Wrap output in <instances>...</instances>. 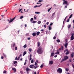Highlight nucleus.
<instances>
[{"label": "nucleus", "instance_id": "obj_1", "mask_svg": "<svg viewBox=\"0 0 74 74\" xmlns=\"http://www.w3.org/2000/svg\"><path fill=\"white\" fill-rule=\"evenodd\" d=\"M42 48L40 47L38 49L37 52L39 54H41L42 53Z\"/></svg>", "mask_w": 74, "mask_h": 74}, {"label": "nucleus", "instance_id": "obj_2", "mask_svg": "<svg viewBox=\"0 0 74 74\" xmlns=\"http://www.w3.org/2000/svg\"><path fill=\"white\" fill-rule=\"evenodd\" d=\"M29 67L31 69H37V68H38V66L36 65V66H35L33 65H30L29 66Z\"/></svg>", "mask_w": 74, "mask_h": 74}, {"label": "nucleus", "instance_id": "obj_3", "mask_svg": "<svg viewBox=\"0 0 74 74\" xmlns=\"http://www.w3.org/2000/svg\"><path fill=\"white\" fill-rule=\"evenodd\" d=\"M57 72H59V73H62V70L60 68H58L57 70Z\"/></svg>", "mask_w": 74, "mask_h": 74}, {"label": "nucleus", "instance_id": "obj_4", "mask_svg": "<svg viewBox=\"0 0 74 74\" xmlns=\"http://www.w3.org/2000/svg\"><path fill=\"white\" fill-rule=\"evenodd\" d=\"M65 0H62V1H63V5H65V4H67V1H65Z\"/></svg>", "mask_w": 74, "mask_h": 74}, {"label": "nucleus", "instance_id": "obj_5", "mask_svg": "<svg viewBox=\"0 0 74 74\" xmlns=\"http://www.w3.org/2000/svg\"><path fill=\"white\" fill-rule=\"evenodd\" d=\"M68 45V43H67V40H66L65 42V45H64V47H65L66 49L67 48V47Z\"/></svg>", "mask_w": 74, "mask_h": 74}, {"label": "nucleus", "instance_id": "obj_6", "mask_svg": "<svg viewBox=\"0 0 74 74\" xmlns=\"http://www.w3.org/2000/svg\"><path fill=\"white\" fill-rule=\"evenodd\" d=\"M74 33H72L71 34V40H73V38L74 37Z\"/></svg>", "mask_w": 74, "mask_h": 74}, {"label": "nucleus", "instance_id": "obj_7", "mask_svg": "<svg viewBox=\"0 0 74 74\" xmlns=\"http://www.w3.org/2000/svg\"><path fill=\"white\" fill-rule=\"evenodd\" d=\"M26 70L27 72V71H31V70L30 69H29V68H27L26 69Z\"/></svg>", "mask_w": 74, "mask_h": 74}, {"label": "nucleus", "instance_id": "obj_8", "mask_svg": "<svg viewBox=\"0 0 74 74\" xmlns=\"http://www.w3.org/2000/svg\"><path fill=\"white\" fill-rule=\"evenodd\" d=\"M40 46V42H37V47H39Z\"/></svg>", "mask_w": 74, "mask_h": 74}, {"label": "nucleus", "instance_id": "obj_9", "mask_svg": "<svg viewBox=\"0 0 74 74\" xmlns=\"http://www.w3.org/2000/svg\"><path fill=\"white\" fill-rule=\"evenodd\" d=\"M68 58H69V57H67V56H65L64 60H66L67 59H68Z\"/></svg>", "mask_w": 74, "mask_h": 74}, {"label": "nucleus", "instance_id": "obj_10", "mask_svg": "<svg viewBox=\"0 0 74 74\" xmlns=\"http://www.w3.org/2000/svg\"><path fill=\"white\" fill-rule=\"evenodd\" d=\"M73 56H74V52H72V53H71V57L72 58H73Z\"/></svg>", "mask_w": 74, "mask_h": 74}, {"label": "nucleus", "instance_id": "obj_11", "mask_svg": "<svg viewBox=\"0 0 74 74\" xmlns=\"http://www.w3.org/2000/svg\"><path fill=\"white\" fill-rule=\"evenodd\" d=\"M32 35L33 37H35L36 35V34L35 32H34L32 33Z\"/></svg>", "mask_w": 74, "mask_h": 74}, {"label": "nucleus", "instance_id": "obj_12", "mask_svg": "<svg viewBox=\"0 0 74 74\" xmlns=\"http://www.w3.org/2000/svg\"><path fill=\"white\" fill-rule=\"evenodd\" d=\"M49 64H53V61H49Z\"/></svg>", "mask_w": 74, "mask_h": 74}, {"label": "nucleus", "instance_id": "obj_13", "mask_svg": "<svg viewBox=\"0 0 74 74\" xmlns=\"http://www.w3.org/2000/svg\"><path fill=\"white\" fill-rule=\"evenodd\" d=\"M40 34V32H36V34L37 35V36H39V34Z\"/></svg>", "mask_w": 74, "mask_h": 74}, {"label": "nucleus", "instance_id": "obj_14", "mask_svg": "<svg viewBox=\"0 0 74 74\" xmlns=\"http://www.w3.org/2000/svg\"><path fill=\"white\" fill-rule=\"evenodd\" d=\"M13 21L14 20L12 18L11 20H10V21L9 22V23H11V22H13Z\"/></svg>", "mask_w": 74, "mask_h": 74}, {"label": "nucleus", "instance_id": "obj_15", "mask_svg": "<svg viewBox=\"0 0 74 74\" xmlns=\"http://www.w3.org/2000/svg\"><path fill=\"white\" fill-rule=\"evenodd\" d=\"M12 70H14V73H15V72H16V69L15 68H12Z\"/></svg>", "mask_w": 74, "mask_h": 74}, {"label": "nucleus", "instance_id": "obj_16", "mask_svg": "<svg viewBox=\"0 0 74 74\" xmlns=\"http://www.w3.org/2000/svg\"><path fill=\"white\" fill-rule=\"evenodd\" d=\"M52 29V27L51 26H49V30H51Z\"/></svg>", "mask_w": 74, "mask_h": 74}, {"label": "nucleus", "instance_id": "obj_17", "mask_svg": "<svg viewBox=\"0 0 74 74\" xmlns=\"http://www.w3.org/2000/svg\"><path fill=\"white\" fill-rule=\"evenodd\" d=\"M26 51H24L23 53V56H25V55H26Z\"/></svg>", "mask_w": 74, "mask_h": 74}, {"label": "nucleus", "instance_id": "obj_18", "mask_svg": "<svg viewBox=\"0 0 74 74\" xmlns=\"http://www.w3.org/2000/svg\"><path fill=\"white\" fill-rule=\"evenodd\" d=\"M57 52L56 53H55V54H57V55H58L59 54V52H58V50H57Z\"/></svg>", "mask_w": 74, "mask_h": 74}, {"label": "nucleus", "instance_id": "obj_19", "mask_svg": "<svg viewBox=\"0 0 74 74\" xmlns=\"http://www.w3.org/2000/svg\"><path fill=\"white\" fill-rule=\"evenodd\" d=\"M56 41L58 42H60V40L59 39H58L56 40Z\"/></svg>", "mask_w": 74, "mask_h": 74}, {"label": "nucleus", "instance_id": "obj_20", "mask_svg": "<svg viewBox=\"0 0 74 74\" xmlns=\"http://www.w3.org/2000/svg\"><path fill=\"white\" fill-rule=\"evenodd\" d=\"M53 55H54V53H51V56L52 57L53 56Z\"/></svg>", "mask_w": 74, "mask_h": 74}, {"label": "nucleus", "instance_id": "obj_21", "mask_svg": "<svg viewBox=\"0 0 74 74\" xmlns=\"http://www.w3.org/2000/svg\"><path fill=\"white\" fill-rule=\"evenodd\" d=\"M69 53V51H67L66 52V55H68Z\"/></svg>", "mask_w": 74, "mask_h": 74}, {"label": "nucleus", "instance_id": "obj_22", "mask_svg": "<svg viewBox=\"0 0 74 74\" xmlns=\"http://www.w3.org/2000/svg\"><path fill=\"white\" fill-rule=\"evenodd\" d=\"M72 16H73V14H71V15L69 17V19L71 18V17H72Z\"/></svg>", "mask_w": 74, "mask_h": 74}, {"label": "nucleus", "instance_id": "obj_23", "mask_svg": "<svg viewBox=\"0 0 74 74\" xmlns=\"http://www.w3.org/2000/svg\"><path fill=\"white\" fill-rule=\"evenodd\" d=\"M44 67V66L43 65V64H42L40 66V67L41 68V69H42V67Z\"/></svg>", "mask_w": 74, "mask_h": 74}, {"label": "nucleus", "instance_id": "obj_24", "mask_svg": "<svg viewBox=\"0 0 74 74\" xmlns=\"http://www.w3.org/2000/svg\"><path fill=\"white\" fill-rule=\"evenodd\" d=\"M27 47L26 44H25L24 46H23V47L24 48H26V47Z\"/></svg>", "mask_w": 74, "mask_h": 74}, {"label": "nucleus", "instance_id": "obj_25", "mask_svg": "<svg viewBox=\"0 0 74 74\" xmlns=\"http://www.w3.org/2000/svg\"><path fill=\"white\" fill-rule=\"evenodd\" d=\"M23 18V16H20V19H22V18Z\"/></svg>", "mask_w": 74, "mask_h": 74}, {"label": "nucleus", "instance_id": "obj_26", "mask_svg": "<svg viewBox=\"0 0 74 74\" xmlns=\"http://www.w3.org/2000/svg\"><path fill=\"white\" fill-rule=\"evenodd\" d=\"M70 27H71V25H68V29H70Z\"/></svg>", "mask_w": 74, "mask_h": 74}, {"label": "nucleus", "instance_id": "obj_27", "mask_svg": "<svg viewBox=\"0 0 74 74\" xmlns=\"http://www.w3.org/2000/svg\"><path fill=\"white\" fill-rule=\"evenodd\" d=\"M40 12H35V14H40Z\"/></svg>", "mask_w": 74, "mask_h": 74}, {"label": "nucleus", "instance_id": "obj_28", "mask_svg": "<svg viewBox=\"0 0 74 74\" xmlns=\"http://www.w3.org/2000/svg\"><path fill=\"white\" fill-rule=\"evenodd\" d=\"M51 9H52V8H50L48 10V12H49V11H50V10H51Z\"/></svg>", "mask_w": 74, "mask_h": 74}, {"label": "nucleus", "instance_id": "obj_29", "mask_svg": "<svg viewBox=\"0 0 74 74\" xmlns=\"http://www.w3.org/2000/svg\"><path fill=\"white\" fill-rule=\"evenodd\" d=\"M3 56H4L6 58V57H7V56H6V55H5V54L4 53H3Z\"/></svg>", "mask_w": 74, "mask_h": 74}, {"label": "nucleus", "instance_id": "obj_30", "mask_svg": "<svg viewBox=\"0 0 74 74\" xmlns=\"http://www.w3.org/2000/svg\"><path fill=\"white\" fill-rule=\"evenodd\" d=\"M64 60H64V59H62V60H61V62H63V61H64Z\"/></svg>", "mask_w": 74, "mask_h": 74}, {"label": "nucleus", "instance_id": "obj_31", "mask_svg": "<svg viewBox=\"0 0 74 74\" xmlns=\"http://www.w3.org/2000/svg\"><path fill=\"white\" fill-rule=\"evenodd\" d=\"M16 63H17V61H15L14 62V64H16Z\"/></svg>", "mask_w": 74, "mask_h": 74}, {"label": "nucleus", "instance_id": "obj_32", "mask_svg": "<svg viewBox=\"0 0 74 74\" xmlns=\"http://www.w3.org/2000/svg\"><path fill=\"white\" fill-rule=\"evenodd\" d=\"M55 13L54 12L53 13V14H52V16H54V15H55Z\"/></svg>", "mask_w": 74, "mask_h": 74}, {"label": "nucleus", "instance_id": "obj_33", "mask_svg": "<svg viewBox=\"0 0 74 74\" xmlns=\"http://www.w3.org/2000/svg\"><path fill=\"white\" fill-rule=\"evenodd\" d=\"M33 62H34V61L33 60H32L31 61V63H33Z\"/></svg>", "mask_w": 74, "mask_h": 74}, {"label": "nucleus", "instance_id": "obj_34", "mask_svg": "<svg viewBox=\"0 0 74 74\" xmlns=\"http://www.w3.org/2000/svg\"><path fill=\"white\" fill-rule=\"evenodd\" d=\"M36 21H33L32 23H36Z\"/></svg>", "mask_w": 74, "mask_h": 74}, {"label": "nucleus", "instance_id": "obj_35", "mask_svg": "<svg viewBox=\"0 0 74 74\" xmlns=\"http://www.w3.org/2000/svg\"><path fill=\"white\" fill-rule=\"evenodd\" d=\"M19 59H20V57H18L17 59V60H19Z\"/></svg>", "mask_w": 74, "mask_h": 74}, {"label": "nucleus", "instance_id": "obj_36", "mask_svg": "<svg viewBox=\"0 0 74 74\" xmlns=\"http://www.w3.org/2000/svg\"><path fill=\"white\" fill-rule=\"evenodd\" d=\"M70 21V19H68L66 21V22H69V21Z\"/></svg>", "mask_w": 74, "mask_h": 74}, {"label": "nucleus", "instance_id": "obj_37", "mask_svg": "<svg viewBox=\"0 0 74 74\" xmlns=\"http://www.w3.org/2000/svg\"><path fill=\"white\" fill-rule=\"evenodd\" d=\"M29 52H32V49H29Z\"/></svg>", "mask_w": 74, "mask_h": 74}, {"label": "nucleus", "instance_id": "obj_38", "mask_svg": "<svg viewBox=\"0 0 74 74\" xmlns=\"http://www.w3.org/2000/svg\"><path fill=\"white\" fill-rule=\"evenodd\" d=\"M15 46V43H13V47H14Z\"/></svg>", "mask_w": 74, "mask_h": 74}, {"label": "nucleus", "instance_id": "obj_39", "mask_svg": "<svg viewBox=\"0 0 74 74\" xmlns=\"http://www.w3.org/2000/svg\"><path fill=\"white\" fill-rule=\"evenodd\" d=\"M41 21H39L38 22V24H40L41 23Z\"/></svg>", "mask_w": 74, "mask_h": 74}, {"label": "nucleus", "instance_id": "obj_40", "mask_svg": "<svg viewBox=\"0 0 74 74\" xmlns=\"http://www.w3.org/2000/svg\"><path fill=\"white\" fill-rule=\"evenodd\" d=\"M7 73V71H4L3 72V73L4 74H5V73Z\"/></svg>", "mask_w": 74, "mask_h": 74}, {"label": "nucleus", "instance_id": "obj_41", "mask_svg": "<svg viewBox=\"0 0 74 74\" xmlns=\"http://www.w3.org/2000/svg\"><path fill=\"white\" fill-rule=\"evenodd\" d=\"M42 5V4H41L40 5L38 6L37 7H40V6H41Z\"/></svg>", "mask_w": 74, "mask_h": 74}, {"label": "nucleus", "instance_id": "obj_42", "mask_svg": "<svg viewBox=\"0 0 74 74\" xmlns=\"http://www.w3.org/2000/svg\"><path fill=\"white\" fill-rule=\"evenodd\" d=\"M18 50V48H17V47H15V50H16H16Z\"/></svg>", "mask_w": 74, "mask_h": 74}, {"label": "nucleus", "instance_id": "obj_43", "mask_svg": "<svg viewBox=\"0 0 74 74\" xmlns=\"http://www.w3.org/2000/svg\"><path fill=\"white\" fill-rule=\"evenodd\" d=\"M68 51V49H66L64 51V52H66V51Z\"/></svg>", "mask_w": 74, "mask_h": 74}, {"label": "nucleus", "instance_id": "obj_44", "mask_svg": "<svg viewBox=\"0 0 74 74\" xmlns=\"http://www.w3.org/2000/svg\"><path fill=\"white\" fill-rule=\"evenodd\" d=\"M22 9H20V10H19L18 12H21V11H22Z\"/></svg>", "mask_w": 74, "mask_h": 74}, {"label": "nucleus", "instance_id": "obj_45", "mask_svg": "<svg viewBox=\"0 0 74 74\" xmlns=\"http://www.w3.org/2000/svg\"><path fill=\"white\" fill-rule=\"evenodd\" d=\"M66 70V71H69V70L67 68H66L65 69Z\"/></svg>", "mask_w": 74, "mask_h": 74}, {"label": "nucleus", "instance_id": "obj_46", "mask_svg": "<svg viewBox=\"0 0 74 74\" xmlns=\"http://www.w3.org/2000/svg\"><path fill=\"white\" fill-rule=\"evenodd\" d=\"M52 25H53V23H51L50 24V26H52Z\"/></svg>", "mask_w": 74, "mask_h": 74}, {"label": "nucleus", "instance_id": "obj_47", "mask_svg": "<svg viewBox=\"0 0 74 74\" xmlns=\"http://www.w3.org/2000/svg\"><path fill=\"white\" fill-rule=\"evenodd\" d=\"M38 7V6L36 5H35L34 6V8H36V7Z\"/></svg>", "mask_w": 74, "mask_h": 74}, {"label": "nucleus", "instance_id": "obj_48", "mask_svg": "<svg viewBox=\"0 0 74 74\" xmlns=\"http://www.w3.org/2000/svg\"><path fill=\"white\" fill-rule=\"evenodd\" d=\"M1 59H4V57L2 56L1 57Z\"/></svg>", "mask_w": 74, "mask_h": 74}, {"label": "nucleus", "instance_id": "obj_49", "mask_svg": "<svg viewBox=\"0 0 74 74\" xmlns=\"http://www.w3.org/2000/svg\"><path fill=\"white\" fill-rule=\"evenodd\" d=\"M56 36H54L53 37V40H54V39H56Z\"/></svg>", "mask_w": 74, "mask_h": 74}, {"label": "nucleus", "instance_id": "obj_50", "mask_svg": "<svg viewBox=\"0 0 74 74\" xmlns=\"http://www.w3.org/2000/svg\"><path fill=\"white\" fill-rule=\"evenodd\" d=\"M66 5V6H67V5H69V3H66V4H65Z\"/></svg>", "mask_w": 74, "mask_h": 74}, {"label": "nucleus", "instance_id": "obj_51", "mask_svg": "<svg viewBox=\"0 0 74 74\" xmlns=\"http://www.w3.org/2000/svg\"><path fill=\"white\" fill-rule=\"evenodd\" d=\"M43 27L45 28H46V25H45L43 26Z\"/></svg>", "mask_w": 74, "mask_h": 74}, {"label": "nucleus", "instance_id": "obj_52", "mask_svg": "<svg viewBox=\"0 0 74 74\" xmlns=\"http://www.w3.org/2000/svg\"><path fill=\"white\" fill-rule=\"evenodd\" d=\"M61 49L62 50H63V46H62L61 47Z\"/></svg>", "mask_w": 74, "mask_h": 74}, {"label": "nucleus", "instance_id": "obj_53", "mask_svg": "<svg viewBox=\"0 0 74 74\" xmlns=\"http://www.w3.org/2000/svg\"><path fill=\"white\" fill-rule=\"evenodd\" d=\"M46 25H49V22H48L46 23Z\"/></svg>", "mask_w": 74, "mask_h": 74}, {"label": "nucleus", "instance_id": "obj_54", "mask_svg": "<svg viewBox=\"0 0 74 74\" xmlns=\"http://www.w3.org/2000/svg\"><path fill=\"white\" fill-rule=\"evenodd\" d=\"M33 18H31V19H30L31 21H33Z\"/></svg>", "mask_w": 74, "mask_h": 74}, {"label": "nucleus", "instance_id": "obj_55", "mask_svg": "<svg viewBox=\"0 0 74 74\" xmlns=\"http://www.w3.org/2000/svg\"><path fill=\"white\" fill-rule=\"evenodd\" d=\"M72 67H73V69H74V65L73 64H72Z\"/></svg>", "mask_w": 74, "mask_h": 74}, {"label": "nucleus", "instance_id": "obj_56", "mask_svg": "<svg viewBox=\"0 0 74 74\" xmlns=\"http://www.w3.org/2000/svg\"><path fill=\"white\" fill-rule=\"evenodd\" d=\"M38 1V2H41V1H42L40 0H39Z\"/></svg>", "mask_w": 74, "mask_h": 74}, {"label": "nucleus", "instance_id": "obj_57", "mask_svg": "<svg viewBox=\"0 0 74 74\" xmlns=\"http://www.w3.org/2000/svg\"><path fill=\"white\" fill-rule=\"evenodd\" d=\"M29 33H27V34H26L25 35L26 36H28V35H29Z\"/></svg>", "mask_w": 74, "mask_h": 74}, {"label": "nucleus", "instance_id": "obj_58", "mask_svg": "<svg viewBox=\"0 0 74 74\" xmlns=\"http://www.w3.org/2000/svg\"><path fill=\"white\" fill-rule=\"evenodd\" d=\"M35 64L36 65V66H37V63L36 62H35Z\"/></svg>", "mask_w": 74, "mask_h": 74}, {"label": "nucleus", "instance_id": "obj_59", "mask_svg": "<svg viewBox=\"0 0 74 74\" xmlns=\"http://www.w3.org/2000/svg\"><path fill=\"white\" fill-rule=\"evenodd\" d=\"M26 62H25L24 63V65H26Z\"/></svg>", "mask_w": 74, "mask_h": 74}, {"label": "nucleus", "instance_id": "obj_60", "mask_svg": "<svg viewBox=\"0 0 74 74\" xmlns=\"http://www.w3.org/2000/svg\"><path fill=\"white\" fill-rule=\"evenodd\" d=\"M17 57H16L15 59V60H17Z\"/></svg>", "mask_w": 74, "mask_h": 74}, {"label": "nucleus", "instance_id": "obj_61", "mask_svg": "<svg viewBox=\"0 0 74 74\" xmlns=\"http://www.w3.org/2000/svg\"><path fill=\"white\" fill-rule=\"evenodd\" d=\"M57 57V55H56L54 56V58H56Z\"/></svg>", "mask_w": 74, "mask_h": 74}, {"label": "nucleus", "instance_id": "obj_62", "mask_svg": "<svg viewBox=\"0 0 74 74\" xmlns=\"http://www.w3.org/2000/svg\"><path fill=\"white\" fill-rule=\"evenodd\" d=\"M14 66H17V64H15L14 65Z\"/></svg>", "mask_w": 74, "mask_h": 74}, {"label": "nucleus", "instance_id": "obj_63", "mask_svg": "<svg viewBox=\"0 0 74 74\" xmlns=\"http://www.w3.org/2000/svg\"><path fill=\"white\" fill-rule=\"evenodd\" d=\"M27 40H30V38H27Z\"/></svg>", "mask_w": 74, "mask_h": 74}, {"label": "nucleus", "instance_id": "obj_64", "mask_svg": "<svg viewBox=\"0 0 74 74\" xmlns=\"http://www.w3.org/2000/svg\"><path fill=\"white\" fill-rule=\"evenodd\" d=\"M46 21H47V20H45L44 21V22H46Z\"/></svg>", "mask_w": 74, "mask_h": 74}]
</instances>
